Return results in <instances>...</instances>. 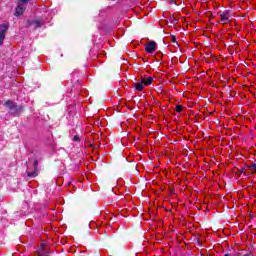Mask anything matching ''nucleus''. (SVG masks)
Instances as JSON below:
<instances>
[{
    "label": "nucleus",
    "instance_id": "nucleus-1",
    "mask_svg": "<svg viewBox=\"0 0 256 256\" xmlns=\"http://www.w3.org/2000/svg\"><path fill=\"white\" fill-rule=\"evenodd\" d=\"M29 4V0H18L16 10L14 12L15 17H21L25 10L27 9V5Z\"/></svg>",
    "mask_w": 256,
    "mask_h": 256
},
{
    "label": "nucleus",
    "instance_id": "nucleus-2",
    "mask_svg": "<svg viewBox=\"0 0 256 256\" xmlns=\"http://www.w3.org/2000/svg\"><path fill=\"white\" fill-rule=\"evenodd\" d=\"M39 175V159L34 160V171H27V176L31 179L37 177Z\"/></svg>",
    "mask_w": 256,
    "mask_h": 256
},
{
    "label": "nucleus",
    "instance_id": "nucleus-3",
    "mask_svg": "<svg viewBox=\"0 0 256 256\" xmlns=\"http://www.w3.org/2000/svg\"><path fill=\"white\" fill-rule=\"evenodd\" d=\"M6 107H8V109H10V111H12V113H14V115H17V113H19V111H21V107H18L17 105H15V102L8 100L5 102Z\"/></svg>",
    "mask_w": 256,
    "mask_h": 256
},
{
    "label": "nucleus",
    "instance_id": "nucleus-4",
    "mask_svg": "<svg viewBox=\"0 0 256 256\" xmlns=\"http://www.w3.org/2000/svg\"><path fill=\"white\" fill-rule=\"evenodd\" d=\"M45 22L41 19L28 20V27H34V29H39V27H43Z\"/></svg>",
    "mask_w": 256,
    "mask_h": 256
},
{
    "label": "nucleus",
    "instance_id": "nucleus-5",
    "mask_svg": "<svg viewBox=\"0 0 256 256\" xmlns=\"http://www.w3.org/2000/svg\"><path fill=\"white\" fill-rule=\"evenodd\" d=\"M7 31H9V25H0V45H3V42L5 41V34L7 33Z\"/></svg>",
    "mask_w": 256,
    "mask_h": 256
},
{
    "label": "nucleus",
    "instance_id": "nucleus-6",
    "mask_svg": "<svg viewBox=\"0 0 256 256\" xmlns=\"http://www.w3.org/2000/svg\"><path fill=\"white\" fill-rule=\"evenodd\" d=\"M229 17H231V11L225 10L220 14V21L223 25H227L229 23Z\"/></svg>",
    "mask_w": 256,
    "mask_h": 256
},
{
    "label": "nucleus",
    "instance_id": "nucleus-7",
    "mask_svg": "<svg viewBox=\"0 0 256 256\" xmlns=\"http://www.w3.org/2000/svg\"><path fill=\"white\" fill-rule=\"evenodd\" d=\"M146 53L153 54L157 51V43L156 42H149L145 45Z\"/></svg>",
    "mask_w": 256,
    "mask_h": 256
},
{
    "label": "nucleus",
    "instance_id": "nucleus-8",
    "mask_svg": "<svg viewBox=\"0 0 256 256\" xmlns=\"http://www.w3.org/2000/svg\"><path fill=\"white\" fill-rule=\"evenodd\" d=\"M142 83H144L145 85H151V83H153V77L151 76H144L141 77Z\"/></svg>",
    "mask_w": 256,
    "mask_h": 256
},
{
    "label": "nucleus",
    "instance_id": "nucleus-9",
    "mask_svg": "<svg viewBox=\"0 0 256 256\" xmlns=\"http://www.w3.org/2000/svg\"><path fill=\"white\" fill-rule=\"evenodd\" d=\"M134 88L137 91H143V89H145V84H144L143 80H140V82L135 83Z\"/></svg>",
    "mask_w": 256,
    "mask_h": 256
},
{
    "label": "nucleus",
    "instance_id": "nucleus-10",
    "mask_svg": "<svg viewBox=\"0 0 256 256\" xmlns=\"http://www.w3.org/2000/svg\"><path fill=\"white\" fill-rule=\"evenodd\" d=\"M176 111H177V113H181L183 111V106L177 105L176 106Z\"/></svg>",
    "mask_w": 256,
    "mask_h": 256
},
{
    "label": "nucleus",
    "instance_id": "nucleus-11",
    "mask_svg": "<svg viewBox=\"0 0 256 256\" xmlns=\"http://www.w3.org/2000/svg\"><path fill=\"white\" fill-rule=\"evenodd\" d=\"M172 43H175L177 47H179V42H177V38L175 36H172Z\"/></svg>",
    "mask_w": 256,
    "mask_h": 256
},
{
    "label": "nucleus",
    "instance_id": "nucleus-12",
    "mask_svg": "<svg viewBox=\"0 0 256 256\" xmlns=\"http://www.w3.org/2000/svg\"><path fill=\"white\" fill-rule=\"evenodd\" d=\"M249 169H250V171H255L256 170V164H251L249 166Z\"/></svg>",
    "mask_w": 256,
    "mask_h": 256
},
{
    "label": "nucleus",
    "instance_id": "nucleus-13",
    "mask_svg": "<svg viewBox=\"0 0 256 256\" xmlns=\"http://www.w3.org/2000/svg\"><path fill=\"white\" fill-rule=\"evenodd\" d=\"M80 139H79V135H75L74 137H73V139H72V141H75V142H77V141H79Z\"/></svg>",
    "mask_w": 256,
    "mask_h": 256
},
{
    "label": "nucleus",
    "instance_id": "nucleus-14",
    "mask_svg": "<svg viewBox=\"0 0 256 256\" xmlns=\"http://www.w3.org/2000/svg\"><path fill=\"white\" fill-rule=\"evenodd\" d=\"M170 3H171V4H173V3L176 4L175 0H170Z\"/></svg>",
    "mask_w": 256,
    "mask_h": 256
},
{
    "label": "nucleus",
    "instance_id": "nucleus-15",
    "mask_svg": "<svg viewBox=\"0 0 256 256\" xmlns=\"http://www.w3.org/2000/svg\"><path fill=\"white\" fill-rule=\"evenodd\" d=\"M241 173H245V168H243V169L241 170Z\"/></svg>",
    "mask_w": 256,
    "mask_h": 256
},
{
    "label": "nucleus",
    "instance_id": "nucleus-16",
    "mask_svg": "<svg viewBox=\"0 0 256 256\" xmlns=\"http://www.w3.org/2000/svg\"><path fill=\"white\" fill-rule=\"evenodd\" d=\"M232 256H239V254H232Z\"/></svg>",
    "mask_w": 256,
    "mask_h": 256
}]
</instances>
